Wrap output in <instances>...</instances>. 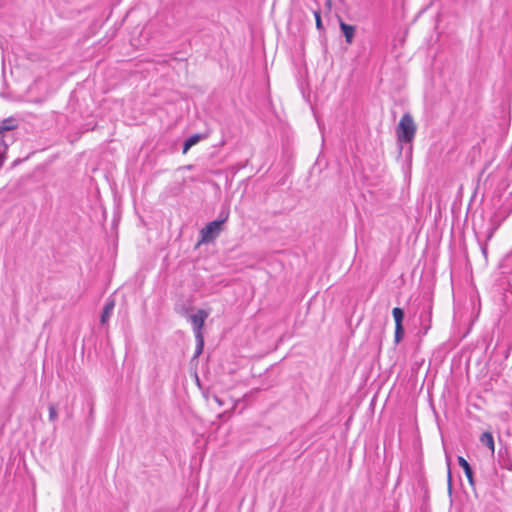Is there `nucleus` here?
Here are the masks:
<instances>
[{
    "label": "nucleus",
    "mask_w": 512,
    "mask_h": 512,
    "mask_svg": "<svg viewBox=\"0 0 512 512\" xmlns=\"http://www.w3.org/2000/svg\"><path fill=\"white\" fill-rule=\"evenodd\" d=\"M314 17H315V20H316V27L319 30L322 29V21H321L320 12L319 11H314Z\"/></svg>",
    "instance_id": "ddd939ff"
},
{
    "label": "nucleus",
    "mask_w": 512,
    "mask_h": 512,
    "mask_svg": "<svg viewBox=\"0 0 512 512\" xmlns=\"http://www.w3.org/2000/svg\"><path fill=\"white\" fill-rule=\"evenodd\" d=\"M340 28L345 36L346 42L351 43L354 38L355 27L344 22H340Z\"/></svg>",
    "instance_id": "6e6552de"
},
{
    "label": "nucleus",
    "mask_w": 512,
    "mask_h": 512,
    "mask_svg": "<svg viewBox=\"0 0 512 512\" xmlns=\"http://www.w3.org/2000/svg\"><path fill=\"white\" fill-rule=\"evenodd\" d=\"M202 136L200 134H194L185 140L183 144V153H186L192 146L197 144Z\"/></svg>",
    "instance_id": "9d476101"
},
{
    "label": "nucleus",
    "mask_w": 512,
    "mask_h": 512,
    "mask_svg": "<svg viewBox=\"0 0 512 512\" xmlns=\"http://www.w3.org/2000/svg\"><path fill=\"white\" fill-rule=\"evenodd\" d=\"M480 442L484 446L488 447L489 450L491 451V453H494V451H495L494 439H493V435L490 432H484L480 436Z\"/></svg>",
    "instance_id": "1a4fd4ad"
},
{
    "label": "nucleus",
    "mask_w": 512,
    "mask_h": 512,
    "mask_svg": "<svg viewBox=\"0 0 512 512\" xmlns=\"http://www.w3.org/2000/svg\"><path fill=\"white\" fill-rule=\"evenodd\" d=\"M208 316L209 312L204 309H199L195 314L189 316V320L193 327L194 335H203L202 328Z\"/></svg>",
    "instance_id": "7ed1b4c3"
},
{
    "label": "nucleus",
    "mask_w": 512,
    "mask_h": 512,
    "mask_svg": "<svg viewBox=\"0 0 512 512\" xmlns=\"http://www.w3.org/2000/svg\"><path fill=\"white\" fill-rule=\"evenodd\" d=\"M58 414L54 405L49 406V420L54 422L57 420Z\"/></svg>",
    "instance_id": "f8f14e48"
},
{
    "label": "nucleus",
    "mask_w": 512,
    "mask_h": 512,
    "mask_svg": "<svg viewBox=\"0 0 512 512\" xmlns=\"http://www.w3.org/2000/svg\"><path fill=\"white\" fill-rule=\"evenodd\" d=\"M196 339V350H195V356H199L204 347V336L203 335H195Z\"/></svg>",
    "instance_id": "9b49d317"
},
{
    "label": "nucleus",
    "mask_w": 512,
    "mask_h": 512,
    "mask_svg": "<svg viewBox=\"0 0 512 512\" xmlns=\"http://www.w3.org/2000/svg\"><path fill=\"white\" fill-rule=\"evenodd\" d=\"M215 401H216L220 406H222V405H223V402H222L218 397H215Z\"/></svg>",
    "instance_id": "4468645a"
},
{
    "label": "nucleus",
    "mask_w": 512,
    "mask_h": 512,
    "mask_svg": "<svg viewBox=\"0 0 512 512\" xmlns=\"http://www.w3.org/2000/svg\"><path fill=\"white\" fill-rule=\"evenodd\" d=\"M416 124L414 119L410 113H405L397 127H396V135L399 143H411L416 134Z\"/></svg>",
    "instance_id": "f257e3e1"
},
{
    "label": "nucleus",
    "mask_w": 512,
    "mask_h": 512,
    "mask_svg": "<svg viewBox=\"0 0 512 512\" xmlns=\"http://www.w3.org/2000/svg\"><path fill=\"white\" fill-rule=\"evenodd\" d=\"M114 307H115V303L113 300H110L108 302H106L104 308H103V311H102V314H101V323L102 324H106L114 310Z\"/></svg>",
    "instance_id": "0eeeda50"
},
{
    "label": "nucleus",
    "mask_w": 512,
    "mask_h": 512,
    "mask_svg": "<svg viewBox=\"0 0 512 512\" xmlns=\"http://www.w3.org/2000/svg\"><path fill=\"white\" fill-rule=\"evenodd\" d=\"M448 479H449V480L451 479L450 470L448 471Z\"/></svg>",
    "instance_id": "2eb2a0df"
},
{
    "label": "nucleus",
    "mask_w": 512,
    "mask_h": 512,
    "mask_svg": "<svg viewBox=\"0 0 512 512\" xmlns=\"http://www.w3.org/2000/svg\"><path fill=\"white\" fill-rule=\"evenodd\" d=\"M392 314L395 321L394 341L396 344H398L404 337V328L402 325L404 319V311L399 307H395L392 310Z\"/></svg>",
    "instance_id": "20e7f679"
},
{
    "label": "nucleus",
    "mask_w": 512,
    "mask_h": 512,
    "mask_svg": "<svg viewBox=\"0 0 512 512\" xmlns=\"http://www.w3.org/2000/svg\"><path fill=\"white\" fill-rule=\"evenodd\" d=\"M227 215L220 220H214L208 223L201 231V239L200 242L208 243L217 238L222 230V224L227 220Z\"/></svg>",
    "instance_id": "f03ea898"
},
{
    "label": "nucleus",
    "mask_w": 512,
    "mask_h": 512,
    "mask_svg": "<svg viewBox=\"0 0 512 512\" xmlns=\"http://www.w3.org/2000/svg\"><path fill=\"white\" fill-rule=\"evenodd\" d=\"M19 126V122L15 117H8L0 121V134L6 131H12Z\"/></svg>",
    "instance_id": "39448f33"
},
{
    "label": "nucleus",
    "mask_w": 512,
    "mask_h": 512,
    "mask_svg": "<svg viewBox=\"0 0 512 512\" xmlns=\"http://www.w3.org/2000/svg\"><path fill=\"white\" fill-rule=\"evenodd\" d=\"M458 464L463 468L470 485H474L473 471L470 464L462 456L458 457Z\"/></svg>",
    "instance_id": "423d86ee"
}]
</instances>
